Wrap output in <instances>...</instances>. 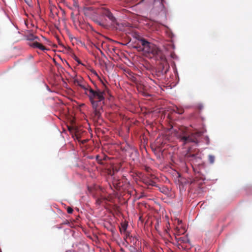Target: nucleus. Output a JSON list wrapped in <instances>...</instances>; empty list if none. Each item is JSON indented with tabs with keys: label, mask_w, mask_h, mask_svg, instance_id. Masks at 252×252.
Returning a JSON list of instances; mask_svg holds the SVG:
<instances>
[{
	"label": "nucleus",
	"mask_w": 252,
	"mask_h": 252,
	"mask_svg": "<svg viewBox=\"0 0 252 252\" xmlns=\"http://www.w3.org/2000/svg\"><path fill=\"white\" fill-rule=\"evenodd\" d=\"M74 82L75 85L79 86L85 91V94L88 96L92 105L94 119H99L102 111L101 102L104 103L105 97L110 95L108 89L104 85V88L102 90L97 88L94 90L90 86L84 82L81 78L74 79Z\"/></svg>",
	"instance_id": "obj_1"
},
{
	"label": "nucleus",
	"mask_w": 252,
	"mask_h": 252,
	"mask_svg": "<svg viewBox=\"0 0 252 252\" xmlns=\"http://www.w3.org/2000/svg\"><path fill=\"white\" fill-rule=\"evenodd\" d=\"M136 38L140 42L142 47H139L140 50L143 51L146 56L154 58L157 61H158L162 66V70L168 66L165 55L158 47L139 35L136 36Z\"/></svg>",
	"instance_id": "obj_2"
},
{
	"label": "nucleus",
	"mask_w": 252,
	"mask_h": 252,
	"mask_svg": "<svg viewBox=\"0 0 252 252\" xmlns=\"http://www.w3.org/2000/svg\"><path fill=\"white\" fill-rule=\"evenodd\" d=\"M200 136L199 132L190 133L187 128H184L182 130V133L179 135V138L184 145L190 142L198 144L199 143L198 138Z\"/></svg>",
	"instance_id": "obj_3"
},
{
	"label": "nucleus",
	"mask_w": 252,
	"mask_h": 252,
	"mask_svg": "<svg viewBox=\"0 0 252 252\" xmlns=\"http://www.w3.org/2000/svg\"><path fill=\"white\" fill-rule=\"evenodd\" d=\"M27 39L28 40L32 41L28 43L30 46L35 48H38L42 51L47 50V48L45 47L42 44L39 43L38 42L39 40V38L38 36L34 35L32 34H30L27 36Z\"/></svg>",
	"instance_id": "obj_4"
},
{
	"label": "nucleus",
	"mask_w": 252,
	"mask_h": 252,
	"mask_svg": "<svg viewBox=\"0 0 252 252\" xmlns=\"http://www.w3.org/2000/svg\"><path fill=\"white\" fill-rule=\"evenodd\" d=\"M100 12L103 15L106 16L112 23H115L117 20L110 11L105 7L100 9Z\"/></svg>",
	"instance_id": "obj_5"
},
{
	"label": "nucleus",
	"mask_w": 252,
	"mask_h": 252,
	"mask_svg": "<svg viewBox=\"0 0 252 252\" xmlns=\"http://www.w3.org/2000/svg\"><path fill=\"white\" fill-rule=\"evenodd\" d=\"M83 11L85 15H90L91 12L94 11V8L93 7H84L83 8Z\"/></svg>",
	"instance_id": "obj_6"
},
{
	"label": "nucleus",
	"mask_w": 252,
	"mask_h": 252,
	"mask_svg": "<svg viewBox=\"0 0 252 252\" xmlns=\"http://www.w3.org/2000/svg\"><path fill=\"white\" fill-rule=\"evenodd\" d=\"M174 111L179 114H182L184 112V109L181 107L176 106L173 109Z\"/></svg>",
	"instance_id": "obj_7"
},
{
	"label": "nucleus",
	"mask_w": 252,
	"mask_h": 252,
	"mask_svg": "<svg viewBox=\"0 0 252 252\" xmlns=\"http://www.w3.org/2000/svg\"><path fill=\"white\" fill-rule=\"evenodd\" d=\"M104 200H107V199L106 198V197H101L97 199V200L96 201V203L97 204L100 205L102 203L103 201H104Z\"/></svg>",
	"instance_id": "obj_8"
},
{
	"label": "nucleus",
	"mask_w": 252,
	"mask_h": 252,
	"mask_svg": "<svg viewBox=\"0 0 252 252\" xmlns=\"http://www.w3.org/2000/svg\"><path fill=\"white\" fill-rule=\"evenodd\" d=\"M159 191L162 193L166 194L168 192V189L167 188H166L165 187H162L159 188Z\"/></svg>",
	"instance_id": "obj_9"
},
{
	"label": "nucleus",
	"mask_w": 252,
	"mask_h": 252,
	"mask_svg": "<svg viewBox=\"0 0 252 252\" xmlns=\"http://www.w3.org/2000/svg\"><path fill=\"white\" fill-rule=\"evenodd\" d=\"M215 160V156L213 155H209L208 156V160L209 162L211 164L213 163Z\"/></svg>",
	"instance_id": "obj_10"
},
{
	"label": "nucleus",
	"mask_w": 252,
	"mask_h": 252,
	"mask_svg": "<svg viewBox=\"0 0 252 252\" xmlns=\"http://www.w3.org/2000/svg\"><path fill=\"white\" fill-rule=\"evenodd\" d=\"M147 185H151L152 186H156V183L152 180H148L145 182Z\"/></svg>",
	"instance_id": "obj_11"
},
{
	"label": "nucleus",
	"mask_w": 252,
	"mask_h": 252,
	"mask_svg": "<svg viewBox=\"0 0 252 252\" xmlns=\"http://www.w3.org/2000/svg\"><path fill=\"white\" fill-rule=\"evenodd\" d=\"M129 250L130 251V252H140L133 246H130L129 247Z\"/></svg>",
	"instance_id": "obj_12"
},
{
	"label": "nucleus",
	"mask_w": 252,
	"mask_h": 252,
	"mask_svg": "<svg viewBox=\"0 0 252 252\" xmlns=\"http://www.w3.org/2000/svg\"><path fill=\"white\" fill-rule=\"evenodd\" d=\"M186 156L188 157H192L194 158L195 157V155L194 154H192L190 153V149L189 148L188 149V152L186 154Z\"/></svg>",
	"instance_id": "obj_13"
},
{
	"label": "nucleus",
	"mask_w": 252,
	"mask_h": 252,
	"mask_svg": "<svg viewBox=\"0 0 252 252\" xmlns=\"http://www.w3.org/2000/svg\"><path fill=\"white\" fill-rule=\"evenodd\" d=\"M93 46L95 47L96 49H97L100 52L101 55H104L103 52L100 49L99 47H98V45L96 44H93Z\"/></svg>",
	"instance_id": "obj_14"
},
{
	"label": "nucleus",
	"mask_w": 252,
	"mask_h": 252,
	"mask_svg": "<svg viewBox=\"0 0 252 252\" xmlns=\"http://www.w3.org/2000/svg\"><path fill=\"white\" fill-rule=\"evenodd\" d=\"M96 160L97 161L98 163H101L102 159L100 158V156L99 155H97L96 156Z\"/></svg>",
	"instance_id": "obj_15"
},
{
	"label": "nucleus",
	"mask_w": 252,
	"mask_h": 252,
	"mask_svg": "<svg viewBox=\"0 0 252 252\" xmlns=\"http://www.w3.org/2000/svg\"><path fill=\"white\" fill-rule=\"evenodd\" d=\"M73 210L71 207H68L67 208V212L68 214H72Z\"/></svg>",
	"instance_id": "obj_16"
},
{
	"label": "nucleus",
	"mask_w": 252,
	"mask_h": 252,
	"mask_svg": "<svg viewBox=\"0 0 252 252\" xmlns=\"http://www.w3.org/2000/svg\"><path fill=\"white\" fill-rule=\"evenodd\" d=\"M156 1H159V2H160V4L162 6H163V2H164V0H155V2H156Z\"/></svg>",
	"instance_id": "obj_17"
},
{
	"label": "nucleus",
	"mask_w": 252,
	"mask_h": 252,
	"mask_svg": "<svg viewBox=\"0 0 252 252\" xmlns=\"http://www.w3.org/2000/svg\"><path fill=\"white\" fill-rule=\"evenodd\" d=\"M122 229L125 231L126 229V228H127V225L126 224H123L122 225Z\"/></svg>",
	"instance_id": "obj_18"
},
{
	"label": "nucleus",
	"mask_w": 252,
	"mask_h": 252,
	"mask_svg": "<svg viewBox=\"0 0 252 252\" xmlns=\"http://www.w3.org/2000/svg\"><path fill=\"white\" fill-rule=\"evenodd\" d=\"M95 22L99 25L100 26H103V24L102 23H101V22H100V21H95Z\"/></svg>",
	"instance_id": "obj_19"
},
{
	"label": "nucleus",
	"mask_w": 252,
	"mask_h": 252,
	"mask_svg": "<svg viewBox=\"0 0 252 252\" xmlns=\"http://www.w3.org/2000/svg\"><path fill=\"white\" fill-rule=\"evenodd\" d=\"M134 2H137V3L136 4H139L141 2H142V1H144V0H140L138 2V0H133Z\"/></svg>",
	"instance_id": "obj_20"
},
{
	"label": "nucleus",
	"mask_w": 252,
	"mask_h": 252,
	"mask_svg": "<svg viewBox=\"0 0 252 252\" xmlns=\"http://www.w3.org/2000/svg\"><path fill=\"white\" fill-rule=\"evenodd\" d=\"M76 61L78 62V63L81 64V62L78 59H76Z\"/></svg>",
	"instance_id": "obj_21"
},
{
	"label": "nucleus",
	"mask_w": 252,
	"mask_h": 252,
	"mask_svg": "<svg viewBox=\"0 0 252 252\" xmlns=\"http://www.w3.org/2000/svg\"><path fill=\"white\" fill-rule=\"evenodd\" d=\"M202 108H203V106H202V105H200V106H199V109L200 110L202 109Z\"/></svg>",
	"instance_id": "obj_22"
},
{
	"label": "nucleus",
	"mask_w": 252,
	"mask_h": 252,
	"mask_svg": "<svg viewBox=\"0 0 252 252\" xmlns=\"http://www.w3.org/2000/svg\"><path fill=\"white\" fill-rule=\"evenodd\" d=\"M104 42H102V43H101V45H102L103 43H104Z\"/></svg>",
	"instance_id": "obj_23"
},
{
	"label": "nucleus",
	"mask_w": 252,
	"mask_h": 252,
	"mask_svg": "<svg viewBox=\"0 0 252 252\" xmlns=\"http://www.w3.org/2000/svg\"><path fill=\"white\" fill-rule=\"evenodd\" d=\"M117 185L118 187H120V185H119V184H118Z\"/></svg>",
	"instance_id": "obj_24"
},
{
	"label": "nucleus",
	"mask_w": 252,
	"mask_h": 252,
	"mask_svg": "<svg viewBox=\"0 0 252 252\" xmlns=\"http://www.w3.org/2000/svg\"><path fill=\"white\" fill-rule=\"evenodd\" d=\"M86 140H84L83 143H84L86 142Z\"/></svg>",
	"instance_id": "obj_25"
},
{
	"label": "nucleus",
	"mask_w": 252,
	"mask_h": 252,
	"mask_svg": "<svg viewBox=\"0 0 252 252\" xmlns=\"http://www.w3.org/2000/svg\"><path fill=\"white\" fill-rule=\"evenodd\" d=\"M151 81L154 82V80H153V79H151Z\"/></svg>",
	"instance_id": "obj_26"
},
{
	"label": "nucleus",
	"mask_w": 252,
	"mask_h": 252,
	"mask_svg": "<svg viewBox=\"0 0 252 252\" xmlns=\"http://www.w3.org/2000/svg\"><path fill=\"white\" fill-rule=\"evenodd\" d=\"M151 81L154 82V80H153V79H151Z\"/></svg>",
	"instance_id": "obj_27"
},
{
	"label": "nucleus",
	"mask_w": 252,
	"mask_h": 252,
	"mask_svg": "<svg viewBox=\"0 0 252 252\" xmlns=\"http://www.w3.org/2000/svg\"><path fill=\"white\" fill-rule=\"evenodd\" d=\"M151 81L154 82V80H153V79H151Z\"/></svg>",
	"instance_id": "obj_28"
},
{
	"label": "nucleus",
	"mask_w": 252,
	"mask_h": 252,
	"mask_svg": "<svg viewBox=\"0 0 252 252\" xmlns=\"http://www.w3.org/2000/svg\"><path fill=\"white\" fill-rule=\"evenodd\" d=\"M178 222H181V221H179V220H178Z\"/></svg>",
	"instance_id": "obj_29"
},
{
	"label": "nucleus",
	"mask_w": 252,
	"mask_h": 252,
	"mask_svg": "<svg viewBox=\"0 0 252 252\" xmlns=\"http://www.w3.org/2000/svg\"><path fill=\"white\" fill-rule=\"evenodd\" d=\"M0 252H1V249H0Z\"/></svg>",
	"instance_id": "obj_30"
}]
</instances>
